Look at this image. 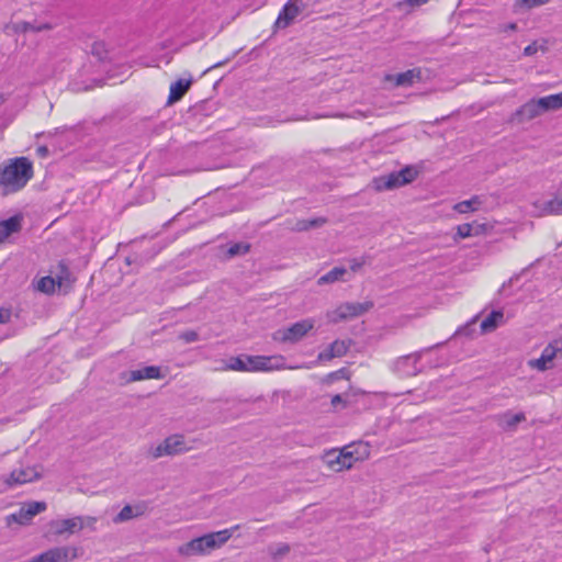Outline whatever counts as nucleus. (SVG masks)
<instances>
[{"label":"nucleus","instance_id":"obj_1","mask_svg":"<svg viewBox=\"0 0 562 562\" xmlns=\"http://www.w3.org/2000/svg\"><path fill=\"white\" fill-rule=\"evenodd\" d=\"M33 162L27 157L10 158L0 165V187L5 193L22 190L33 178Z\"/></svg>","mask_w":562,"mask_h":562},{"label":"nucleus","instance_id":"obj_2","mask_svg":"<svg viewBox=\"0 0 562 562\" xmlns=\"http://www.w3.org/2000/svg\"><path fill=\"white\" fill-rule=\"evenodd\" d=\"M232 537V530L224 529L216 532H211L179 547L178 552L184 557L202 555L211 552L214 549L222 547Z\"/></svg>","mask_w":562,"mask_h":562},{"label":"nucleus","instance_id":"obj_3","mask_svg":"<svg viewBox=\"0 0 562 562\" xmlns=\"http://www.w3.org/2000/svg\"><path fill=\"white\" fill-rule=\"evenodd\" d=\"M417 175L418 171L414 167L408 166L400 171L373 178L371 187L378 192L393 190L413 182Z\"/></svg>","mask_w":562,"mask_h":562},{"label":"nucleus","instance_id":"obj_4","mask_svg":"<svg viewBox=\"0 0 562 562\" xmlns=\"http://www.w3.org/2000/svg\"><path fill=\"white\" fill-rule=\"evenodd\" d=\"M271 361L272 358L269 357L241 355L229 358L225 369L241 372L268 371L273 368Z\"/></svg>","mask_w":562,"mask_h":562},{"label":"nucleus","instance_id":"obj_5","mask_svg":"<svg viewBox=\"0 0 562 562\" xmlns=\"http://www.w3.org/2000/svg\"><path fill=\"white\" fill-rule=\"evenodd\" d=\"M97 522L95 517L91 516H75L66 519L53 520L50 527L56 536L72 535L83 528L94 529Z\"/></svg>","mask_w":562,"mask_h":562},{"label":"nucleus","instance_id":"obj_6","mask_svg":"<svg viewBox=\"0 0 562 562\" xmlns=\"http://www.w3.org/2000/svg\"><path fill=\"white\" fill-rule=\"evenodd\" d=\"M373 303L370 301H366L363 303L358 302H347L339 305L335 311L328 314L330 322L339 323L341 321H346L349 318L358 317L369 310H371Z\"/></svg>","mask_w":562,"mask_h":562},{"label":"nucleus","instance_id":"obj_7","mask_svg":"<svg viewBox=\"0 0 562 562\" xmlns=\"http://www.w3.org/2000/svg\"><path fill=\"white\" fill-rule=\"evenodd\" d=\"M190 448L184 441L182 435H172L166 438L160 445L151 448L150 454L154 459L161 458L164 456H173L188 451Z\"/></svg>","mask_w":562,"mask_h":562},{"label":"nucleus","instance_id":"obj_8","mask_svg":"<svg viewBox=\"0 0 562 562\" xmlns=\"http://www.w3.org/2000/svg\"><path fill=\"white\" fill-rule=\"evenodd\" d=\"M314 327V321L306 318L292 324L290 327L278 330L274 339L283 342H297Z\"/></svg>","mask_w":562,"mask_h":562},{"label":"nucleus","instance_id":"obj_9","mask_svg":"<svg viewBox=\"0 0 562 562\" xmlns=\"http://www.w3.org/2000/svg\"><path fill=\"white\" fill-rule=\"evenodd\" d=\"M77 557V549L72 547H55L34 558L29 562H68Z\"/></svg>","mask_w":562,"mask_h":562},{"label":"nucleus","instance_id":"obj_10","mask_svg":"<svg viewBox=\"0 0 562 562\" xmlns=\"http://www.w3.org/2000/svg\"><path fill=\"white\" fill-rule=\"evenodd\" d=\"M41 477V473L38 472L36 467H20L19 469H14L5 479L4 483L8 487H13L16 485H22L25 483L33 482Z\"/></svg>","mask_w":562,"mask_h":562},{"label":"nucleus","instance_id":"obj_11","mask_svg":"<svg viewBox=\"0 0 562 562\" xmlns=\"http://www.w3.org/2000/svg\"><path fill=\"white\" fill-rule=\"evenodd\" d=\"M562 350V341L554 340L550 342L541 352L540 358L529 360V367L539 371H546L552 367V361L557 353Z\"/></svg>","mask_w":562,"mask_h":562},{"label":"nucleus","instance_id":"obj_12","mask_svg":"<svg viewBox=\"0 0 562 562\" xmlns=\"http://www.w3.org/2000/svg\"><path fill=\"white\" fill-rule=\"evenodd\" d=\"M419 359L420 352H415L401 357L394 362L393 369L401 376H414L420 371V369L418 368Z\"/></svg>","mask_w":562,"mask_h":562},{"label":"nucleus","instance_id":"obj_13","mask_svg":"<svg viewBox=\"0 0 562 562\" xmlns=\"http://www.w3.org/2000/svg\"><path fill=\"white\" fill-rule=\"evenodd\" d=\"M300 12V8L292 0H290L280 11L276 21V26L281 29L288 27Z\"/></svg>","mask_w":562,"mask_h":562},{"label":"nucleus","instance_id":"obj_14","mask_svg":"<svg viewBox=\"0 0 562 562\" xmlns=\"http://www.w3.org/2000/svg\"><path fill=\"white\" fill-rule=\"evenodd\" d=\"M161 370L157 366H148L142 369H136L130 371L128 382H135L140 380H151V379H161Z\"/></svg>","mask_w":562,"mask_h":562},{"label":"nucleus","instance_id":"obj_15","mask_svg":"<svg viewBox=\"0 0 562 562\" xmlns=\"http://www.w3.org/2000/svg\"><path fill=\"white\" fill-rule=\"evenodd\" d=\"M538 209L539 215H553L562 213V198L561 194L547 201H538L535 203Z\"/></svg>","mask_w":562,"mask_h":562},{"label":"nucleus","instance_id":"obj_16","mask_svg":"<svg viewBox=\"0 0 562 562\" xmlns=\"http://www.w3.org/2000/svg\"><path fill=\"white\" fill-rule=\"evenodd\" d=\"M544 111L542 109V105H540V103H539V99H537V100L532 99L529 102L525 103L522 106H520L516 111L515 115L520 116L521 120L529 121V120H532V119L539 116Z\"/></svg>","mask_w":562,"mask_h":562},{"label":"nucleus","instance_id":"obj_17","mask_svg":"<svg viewBox=\"0 0 562 562\" xmlns=\"http://www.w3.org/2000/svg\"><path fill=\"white\" fill-rule=\"evenodd\" d=\"M349 349V344L345 340H335L331 342L328 347V349L322 351L318 356V359L324 360H330L333 358L342 357L347 353Z\"/></svg>","mask_w":562,"mask_h":562},{"label":"nucleus","instance_id":"obj_18","mask_svg":"<svg viewBox=\"0 0 562 562\" xmlns=\"http://www.w3.org/2000/svg\"><path fill=\"white\" fill-rule=\"evenodd\" d=\"M146 510L145 504H137L135 506L125 505L121 512L115 516L114 522H123L134 517L142 516Z\"/></svg>","mask_w":562,"mask_h":562},{"label":"nucleus","instance_id":"obj_19","mask_svg":"<svg viewBox=\"0 0 562 562\" xmlns=\"http://www.w3.org/2000/svg\"><path fill=\"white\" fill-rule=\"evenodd\" d=\"M192 81L189 79H178L177 81L172 82L170 86V93L168 98V103H173L179 101L186 92L189 90Z\"/></svg>","mask_w":562,"mask_h":562},{"label":"nucleus","instance_id":"obj_20","mask_svg":"<svg viewBox=\"0 0 562 562\" xmlns=\"http://www.w3.org/2000/svg\"><path fill=\"white\" fill-rule=\"evenodd\" d=\"M526 419L524 413L512 414L507 412L499 416V426L506 431H513L517 425Z\"/></svg>","mask_w":562,"mask_h":562},{"label":"nucleus","instance_id":"obj_21","mask_svg":"<svg viewBox=\"0 0 562 562\" xmlns=\"http://www.w3.org/2000/svg\"><path fill=\"white\" fill-rule=\"evenodd\" d=\"M21 228V220L12 216L0 222V243L8 238L11 234L19 232Z\"/></svg>","mask_w":562,"mask_h":562},{"label":"nucleus","instance_id":"obj_22","mask_svg":"<svg viewBox=\"0 0 562 562\" xmlns=\"http://www.w3.org/2000/svg\"><path fill=\"white\" fill-rule=\"evenodd\" d=\"M504 321V314L502 311H493L487 315L481 323V329L483 333H491L495 330L498 325Z\"/></svg>","mask_w":562,"mask_h":562},{"label":"nucleus","instance_id":"obj_23","mask_svg":"<svg viewBox=\"0 0 562 562\" xmlns=\"http://www.w3.org/2000/svg\"><path fill=\"white\" fill-rule=\"evenodd\" d=\"M482 203H483L482 198L479 195H474L470 200H465V201H461V202L457 203L453 209L458 213L463 214V213L477 211L481 207Z\"/></svg>","mask_w":562,"mask_h":562},{"label":"nucleus","instance_id":"obj_24","mask_svg":"<svg viewBox=\"0 0 562 562\" xmlns=\"http://www.w3.org/2000/svg\"><path fill=\"white\" fill-rule=\"evenodd\" d=\"M52 25L48 23H32V22H18L14 25L15 32L27 33V32H42L50 30Z\"/></svg>","mask_w":562,"mask_h":562},{"label":"nucleus","instance_id":"obj_25","mask_svg":"<svg viewBox=\"0 0 562 562\" xmlns=\"http://www.w3.org/2000/svg\"><path fill=\"white\" fill-rule=\"evenodd\" d=\"M539 103L544 112L562 108V92L539 98Z\"/></svg>","mask_w":562,"mask_h":562},{"label":"nucleus","instance_id":"obj_26","mask_svg":"<svg viewBox=\"0 0 562 562\" xmlns=\"http://www.w3.org/2000/svg\"><path fill=\"white\" fill-rule=\"evenodd\" d=\"M420 79H422L420 69H409L407 71H404V72L397 75L396 85L397 86H409Z\"/></svg>","mask_w":562,"mask_h":562},{"label":"nucleus","instance_id":"obj_27","mask_svg":"<svg viewBox=\"0 0 562 562\" xmlns=\"http://www.w3.org/2000/svg\"><path fill=\"white\" fill-rule=\"evenodd\" d=\"M347 270L342 267H335L318 279V284L334 283L342 278Z\"/></svg>","mask_w":562,"mask_h":562},{"label":"nucleus","instance_id":"obj_28","mask_svg":"<svg viewBox=\"0 0 562 562\" xmlns=\"http://www.w3.org/2000/svg\"><path fill=\"white\" fill-rule=\"evenodd\" d=\"M338 458H342V467L350 469L360 457L355 454V450L351 446H347L338 452Z\"/></svg>","mask_w":562,"mask_h":562},{"label":"nucleus","instance_id":"obj_29","mask_svg":"<svg viewBox=\"0 0 562 562\" xmlns=\"http://www.w3.org/2000/svg\"><path fill=\"white\" fill-rule=\"evenodd\" d=\"M33 517L26 514V509L22 506L19 512L11 514L7 517V521L10 525L11 521H14L19 525H26L32 520Z\"/></svg>","mask_w":562,"mask_h":562},{"label":"nucleus","instance_id":"obj_30","mask_svg":"<svg viewBox=\"0 0 562 562\" xmlns=\"http://www.w3.org/2000/svg\"><path fill=\"white\" fill-rule=\"evenodd\" d=\"M59 272L54 277L56 279V283L59 288L64 286L66 282L70 281V272L66 265L60 262L58 265Z\"/></svg>","mask_w":562,"mask_h":562},{"label":"nucleus","instance_id":"obj_31","mask_svg":"<svg viewBox=\"0 0 562 562\" xmlns=\"http://www.w3.org/2000/svg\"><path fill=\"white\" fill-rule=\"evenodd\" d=\"M56 285V279L54 277L48 276L40 280L38 290L44 293H53L55 291Z\"/></svg>","mask_w":562,"mask_h":562},{"label":"nucleus","instance_id":"obj_32","mask_svg":"<svg viewBox=\"0 0 562 562\" xmlns=\"http://www.w3.org/2000/svg\"><path fill=\"white\" fill-rule=\"evenodd\" d=\"M324 223H325V218H322V217L310 220V221H299L296 223L295 228L297 231H307V229L313 228V227H319Z\"/></svg>","mask_w":562,"mask_h":562},{"label":"nucleus","instance_id":"obj_33","mask_svg":"<svg viewBox=\"0 0 562 562\" xmlns=\"http://www.w3.org/2000/svg\"><path fill=\"white\" fill-rule=\"evenodd\" d=\"M326 460L328 465L335 471H341L346 469L342 467V458H338V452L336 451L327 453Z\"/></svg>","mask_w":562,"mask_h":562},{"label":"nucleus","instance_id":"obj_34","mask_svg":"<svg viewBox=\"0 0 562 562\" xmlns=\"http://www.w3.org/2000/svg\"><path fill=\"white\" fill-rule=\"evenodd\" d=\"M23 507L26 509L27 515L34 517L46 509V504L44 502H31L23 505Z\"/></svg>","mask_w":562,"mask_h":562},{"label":"nucleus","instance_id":"obj_35","mask_svg":"<svg viewBox=\"0 0 562 562\" xmlns=\"http://www.w3.org/2000/svg\"><path fill=\"white\" fill-rule=\"evenodd\" d=\"M249 248L250 246L246 243H236L228 248L227 255L229 257L245 255L249 251Z\"/></svg>","mask_w":562,"mask_h":562},{"label":"nucleus","instance_id":"obj_36","mask_svg":"<svg viewBox=\"0 0 562 562\" xmlns=\"http://www.w3.org/2000/svg\"><path fill=\"white\" fill-rule=\"evenodd\" d=\"M549 0H516L515 8H536L542 4L548 3Z\"/></svg>","mask_w":562,"mask_h":562},{"label":"nucleus","instance_id":"obj_37","mask_svg":"<svg viewBox=\"0 0 562 562\" xmlns=\"http://www.w3.org/2000/svg\"><path fill=\"white\" fill-rule=\"evenodd\" d=\"M457 235L460 238H467L473 235V225L470 223L461 224L457 227Z\"/></svg>","mask_w":562,"mask_h":562},{"label":"nucleus","instance_id":"obj_38","mask_svg":"<svg viewBox=\"0 0 562 562\" xmlns=\"http://www.w3.org/2000/svg\"><path fill=\"white\" fill-rule=\"evenodd\" d=\"M179 338L187 344L199 340V334L195 330H186L179 335Z\"/></svg>","mask_w":562,"mask_h":562},{"label":"nucleus","instance_id":"obj_39","mask_svg":"<svg viewBox=\"0 0 562 562\" xmlns=\"http://www.w3.org/2000/svg\"><path fill=\"white\" fill-rule=\"evenodd\" d=\"M366 263V260L363 258H355L350 260V269L351 271L356 272L358 271L363 265Z\"/></svg>","mask_w":562,"mask_h":562},{"label":"nucleus","instance_id":"obj_40","mask_svg":"<svg viewBox=\"0 0 562 562\" xmlns=\"http://www.w3.org/2000/svg\"><path fill=\"white\" fill-rule=\"evenodd\" d=\"M290 551L289 544L281 543L278 544L277 550L272 552L274 557L284 555Z\"/></svg>","mask_w":562,"mask_h":562},{"label":"nucleus","instance_id":"obj_41","mask_svg":"<svg viewBox=\"0 0 562 562\" xmlns=\"http://www.w3.org/2000/svg\"><path fill=\"white\" fill-rule=\"evenodd\" d=\"M11 311L9 308H0V324L10 322Z\"/></svg>","mask_w":562,"mask_h":562},{"label":"nucleus","instance_id":"obj_42","mask_svg":"<svg viewBox=\"0 0 562 562\" xmlns=\"http://www.w3.org/2000/svg\"><path fill=\"white\" fill-rule=\"evenodd\" d=\"M428 0H405L404 2H400L398 5L406 4L408 7H420L425 3H427Z\"/></svg>","mask_w":562,"mask_h":562},{"label":"nucleus","instance_id":"obj_43","mask_svg":"<svg viewBox=\"0 0 562 562\" xmlns=\"http://www.w3.org/2000/svg\"><path fill=\"white\" fill-rule=\"evenodd\" d=\"M537 50H538L537 45L533 43V44H530L527 47H525L524 55L525 56H532V55H535L537 53Z\"/></svg>","mask_w":562,"mask_h":562},{"label":"nucleus","instance_id":"obj_44","mask_svg":"<svg viewBox=\"0 0 562 562\" xmlns=\"http://www.w3.org/2000/svg\"><path fill=\"white\" fill-rule=\"evenodd\" d=\"M516 30H517V24L515 22L499 26L501 32H508V31H516Z\"/></svg>","mask_w":562,"mask_h":562},{"label":"nucleus","instance_id":"obj_45","mask_svg":"<svg viewBox=\"0 0 562 562\" xmlns=\"http://www.w3.org/2000/svg\"><path fill=\"white\" fill-rule=\"evenodd\" d=\"M339 403H344L346 404V402L344 401L342 398V395L340 394H336L331 397V405L333 406H337Z\"/></svg>","mask_w":562,"mask_h":562},{"label":"nucleus","instance_id":"obj_46","mask_svg":"<svg viewBox=\"0 0 562 562\" xmlns=\"http://www.w3.org/2000/svg\"><path fill=\"white\" fill-rule=\"evenodd\" d=\"M38 151H40L41 154H45V153H47V148H46V147H40V148H38Z\"/></svg>","mask_w":562,"mask_h":562}]
</instances>
